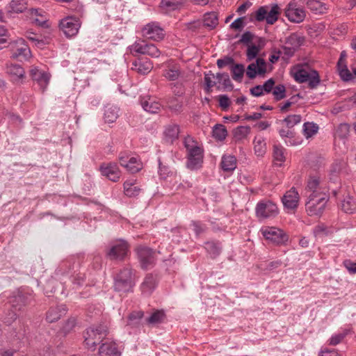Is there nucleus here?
<instances>
[{
	"label": "nucleus",
	"mask_w": 356,
	"mask_h": 356,
	"mask_svg": "<svg viewBox=\"0 0 356 356\" xmlns=\"http://www.w3.org/2000/svg\"><path fill=\"white\" fill-rule=\"evenodd\" d=\"M184 3V0H162L160 3L161 9L168 13L180 9Z\"/></svg>",
	"instance_id": "obj_24"
},
{
	"label": "nucleus",
	"mask_w": 356,
	"mask_h": 356,
	"mask_svg": "<svg viewBox=\"0 0 356 356\" xmlns=\"http://www.w3.org/2000/svg\"><path fill=\"white\" fill-rule=\"evenodd\" d=\"M266 72V63L263 58H258L254 63L248 66L246 74L250 79H254L257 75H264Z\"/></svg>",
	"instance_id": "obj_18"
},
{
	"label": "nucleus",
	"mask_w": 356,
	"mask_h": 356,
	"mask_svg": "<svg viewBox=\"0 0 356 356\" xmlns=\"http://www.w3.org/2000/svg\"><path fill=\"white\" fill-rule=\"evenodd\" d=\"M275 100L279 101L286 97V88L282 84L275 86L272 92Z\"/></svg>",
	"instance_id": "obj_51"
},
{
	"label": "nucleus",
	"mask_w": 356,
	"mask_h": 356,
	"mask_svg": "<svg viewBox=\"0 0 356 356\" xmlns=\"http://www.w3.org/2000/svg\"><path fill=\"white\" fill-rule=\"evenodd\" d=\"M207 252L210 254V255L213 257L218 255L220 252V248L218 245L210 242L206 244V248Z\"/></svg>",
	"instance_id": "obj_53"
},
{
	"label": "nucleus",
	"mask_w": 356,
	"mask_h": 356,
	"mask_svg": "<svg viewBox=\"0 0 356 356\" xmlns=\"http://www.w3.org/2000/svg\"><path fill=\"white\" fill-rule=\"evenodd\" d=\"M59 27L67 38H72L78 33L81 22L76 17L69 16L60 20Z\"/></svg>",
	"instance_id": "obj_7"
},
{
	"label": "nucleus",
	"mask_w": 356,
	"mask_h": 356,
	"mask_svg": "<svg viewBox=\"0 0 356 356\" xmlns=\"http://www.w3.org/2000/svg\"><path fill=\"white\" fill-rule=\"evenodd\" d=\"M244 19V17L237 18L230 24V27L234 30H241L246 25Z\"/></svg>",
	"instance_id": "obj_61"
},
{
	"label": "nucleus",
	"mask_w": 356,
	"mask_h": 356,
	"mask_svg": "<svg viewBox=\"0 0 356 356\" xmlns=\"http://www.w3.org/2000/svg\"><path fill=\"white\" fill-rule=\"evenodd\" d=\"M131 54H147L152 57L157 58L160 56V51L154 44H146L145 42H135L130 47Z\"/></svg>",
	"instance_id": "obj_10"
},
{
	"label": "nucleus",
	"mask_w": 356,
	"mask_h": 356,
	"mask_svg": "<svg viewBox=\"0 0 356 356\" xmlns=\"http://www.w3.org/2000/svg\"><path fill=\"white\" fill-rule=\"evenodd\" d=\"M294 79L299 83L308 82L311 88H314L320 83V76L316 70L309 68H301L294 74Z\"/></svg>",
	"instance_id": "obj_5"
},
{
	"label": "nucleus",
	"mask_w": 356,
	"mask_h": 356,
	"mask_svg": "<svg viewBox=\"0 0 356 356\" xmlns=\"http://www.w3.org/2000/svg\"><path fill=\"white\" fill-rule=\"evenodd\" d=\"M143 35L154 40H162L164 37L163 29L156 22H151L142 29Z\"/></svg>",
	"instance_id": "obj_14"
},
{
	"label": "nucleus",
	"mask_w": 356,
	"mask_h": 356,
	"mask_svg": "<svg viewBox=\"0 0 356 356\" xmlns=\"http://www.w3.org/2000/svg\"><path fill=\"white\" fill-rule=\"evenodd\" d=\"M280 136L284 140V142L288 146H295L300 144V141L296 140L294 138V133L293 131L290 130L289 128L288 129H280Z\"/></svg>",
	"instance_id": "obj_31"
},
{
	"label": "nucleus",
	"mask_w": 356,
	"mask_h": 356,
	"mask_svg": "<svg viewBox=\"0 0 356 356\" xmlns=\"http://www.w3.org/2000/svg\"><path fill=\"white\" fill-rule=\"evenodd\" d=\"M306 4L308 8L316 14L324 13L327 10V8L323 3L316 0H308Z\"/></svg>",
	"instance_id": "obj_38"
},
{
	"label": "nucleus",
	"mask_w": 356,
	"mask_h": 356,
	"mask_svg": "<svg viewBox=\"0 0 356 356\" xmlns=\"http://www.w3.org/2000/svg\"><path fill=\"white\" fill-rule=\"evenodd\" d=\"M302 120V117L300 115H289L286 118H284L283 122L286 124L288 128H292L295 125L299 124Z\"/></svg>",
	"instance_id": "obj_50"
},
{
	"label": "nucleus",
	"mask_w": 356,
	"mask_h": 356,
	"mask_svg": "<svg viewBox=\"0 0 356 356\" xmlns=\"http://www.w3.org/2000/svg\"><path fill=\"white\" fill-rule=\"evenodd\" d=\"M285 15L290 22L294 23L302 22L305 17V10L294 3H290L285 10Z\"/></svg>",
	"instance_id": "obj_12"
},
{
	"label": "nucleus",
	"mask_w": 356,
	"mask_h": 356,
	"mask_svg": "<svg viewBox=\"0 0 356 356\" xmlns=\"http://www.w3.org/2000/svg\"><path fill=\"white\" fill-rule=\"evenodd\" d=\"M107 334V327L105 325H98L88 328L84 333L85 343L87 348L95 350L97 344L103 340Z\"/></svg>",
	"instance_id": "obj_3"
},
{
	"label": "nucleus",
	"mask_w": 356,
	"mask_h": 356,
	"mask_svg": "<svg viewBox=\"0 0 356 356\" xmlns=\"http://www.w3.org/2000/svg\"><path fill=\"white\" fill-rule=\"evenodd\" d=\"M101 174L109 180L116 182L121 176L120 170L116 163H103L100 166Z\"/></svg>",
	"instance_id": "obj_17"
},
{
	"label": "nucleus",
	"mask_w": 356,
	"mask_h": 356,
	"mask_svg": "<svg viewBox=\"0 0 356 356\" xmlns=\"http://www.w3.org/2000/svg\"><path fill=\"white\" fill-rule=\"evenodd\" d=\"M213 136L217 140L222 141L225 139L227 131L225 127L221 124H216L212 131Z\"/></svg>",
	"instance_id": "obj_42"
},
{
	"label": "nucleus",
	"mask_w": 356,
	"mask_h": 356,
	"mask_svg": "<svg viewBox=\"0 0 356 356\" xmlns=\"http://www.w3.org/2000/svg\"><path fill=\"white\" fill-rule=\"evenodd\" d=\"M216 79V76H214L213 74H207L204 76V81L206 84V89L207 92L210 91V89L216 86V82L214 81Z\"/></svg>",
	"instance_id": "obj_56"
},
{
	"label": "nucleus",
	"mask_w": 356,
	"mask_h": 356,
	"mask_svg": "<svg viewBox=\"0 0 356 356\" xmlns=\"http://www.w3.org/2000/svg\"><path fill=\"white\" fill-rule=\"evenodd\" d=\"M179 134V127L178 125L172 124L165 127L163 135L164 140L172 143L174 140L177 139Z\"/></svg>",
	"instance_id": "obj_27"
},
{
	"label": "nucleus",
	"mask_w": 356,
	"mask_h": 356,
	"mask_svg": "<svg viewBox=\"0 0 356 356\" xmlns=\"http://www.w3.org/2000/svg\"><path fill=\"white\" fill-rule=\"evenodd\" d=\"M132 70L136 71L140 74H147L153 68L152 63L150 60H136L132 64Z\"/></svg>",
	"instance_id": "obj_26"
},
{
	"label": "nucleus",
	"mask_w": 356,
	"mask_h": 356,
	"mask_svg": "<svg viewBox=\"0 0 356 356\" xmlns=\"http://www.w3.org/2000/svg\"><path fill=\"white\" fill-rule=\"evenodd\" d=\"M6 72L14 83H20L25 76V71L22 66L16 64H10L7 66Z\"/></svg>",
	"instance_id": "obj_20"
},
{
	"label": "nucleus",
	"mask_w": 356,
	"mask_h": 356,
	"mask_svg": "<svg viewBox=\"0 0 356 356\" xmlns=\"http://www.w3.org/2000/svg\"><path fill=\"white\" fill-rule=\"evenodd\" d=\"M136 253L143 268H147L154 264V257L153 252L150 248L139 246L136 248Z\"/></svg>",
	"instance_id": "obj_16"
},
{
	"label": "nucleus",
	"mask_w": 356,
	"mask_h": 356,
	"mask_svg": "<svg viewBox=\"0 0 356 356\" xmlns=\"http://www.w3.org/2000/svg\"><path fill=\"white\" fill-rule=\"evenodd\" d=\"M300 200L298 192L295 188H291L286 191L282 197V203L285 208L289 209H296Z\"/></svg>",
	"instance_id": "obj_19"
},
{
	"label": "nucleus",
	"mask_w": 356,
	"mask_h": 356,
	"mask_svg": "<svg viewBox=\"0 0 356 356\" xmlns=\"http://www.w3.org/2000/svg\"><path fill=\"white\" fill-rule=\"evenodd\" d=\"M156 285L155 277L152 275H147L141 284L142 293L149 296L154 290Z\"/></svg>",
	"instance_id": "obj_28"
},
{
	"label": "nucleus",
	"mask_w": 356,
	"mask_h": 356,
	"mask_svg": "<svg viewBox=\"0 0 356 356\" xmlns=\"http://www.w3.org/2000/svg\"><path fill=\"white\" fill-rule=\"evenodd\" d=\"M129 252V247L126 241L119 240L114 242L108 252L111 259H123Z\"/></svg>",
	"instance_id": "obj_11"
},
{
	"label": "nucleus",
	"mask_w": 356,
	"mask_h": 356,
	"mask_svg": "<svg viewBox=\"0 0 356 356\" xmlns=\"http://www.w3.org/2000/svg\"><path fill=\"white\" fill-rule=\"evenodd\" d=\"M221 167L224 171H233L236 168V157L232 155H224L222 157Z\"/></svg>",
	"instance_id": "obj_36"
},
{
	"label": "nucleus",
	"mask_w": 356,
	"mask_h": 356,
	"mask_svg": "<svg viewBox=\"0 0 356 356\" xmlns=\"http://www.w3.org/2000/svg\"><path fill=\"white\" fill-rule=\"evenodd\" d=\"M337 70L342 80L348 81L353 79V75L348 69L346 63H337Z\"/></svg>",
	"instance_id": "obj_43"
},
{
	"label": "nucleus",
	"mask_w": 356,
	"mask_h": 356,
	"mask_svg": "<svg viewBox=\"0 0 356 356\" xmlns=\"http://www.w3.org/2000/svg\"><path fill=\"white\" fill-rule=\"evenodd\" d=\"M350 331L348 329L339 330L337 333L332 335L329 339V344L332 346H336L339 344L350 333Z\"/></svg>",
	"instance_id": "obj_40"
},
{
	"label": "nucleus",
	"mask_w": 356,
	"mask_h": 356,
	"mask_svg": "<svg viewBox=\"0 0 356 356\" xmlns=\"http://www.w3.org/2000/svg\"><path fill=\"white\" fill-rule=\"evenodd\" d=\"M268 13V6L260 7L254 14L255 19L258 22L266 20V15Z\"/></svg>",
	"instance_id": "obj_54"
},
{
	"label": "nucleus",
	"mask_w": 356,
	"mask_h": 356,
	"mask_svg": "<svg viewBox=\"0 0 356 356\" xmlns=\"http://www.w3.org/2000/svg\"><path fill=\"white\" fill-rule=\"evenodd\" d=\"M120 165L131 173H136L142 168V163L136 158L130 156L127 153H120L119 156Z\"/></svg>",
	"instance_id": "obj_13"
},
{
	"label": "nucleus",
	"mask_w": 356,
	"mask_h": 356,
	"mask_svg": "<svg viewBox=\"0 0 356 356\" xmlns=\"http://www.w3.org/2000/svg\"><path fill=\"white\" fill-rule=\"evenodd\" d=\"M261 232L267 241L276 245L285 244L289 239L286 233L278 227H264L261 228Z\"/></svg>",
	"instance_id": "obj_6"
},
{
	"label": "nucleus",
	"mask_w": 356,
	"mask_h": 356,
	"mask_svg": "<svg viewBox=\"0 0 356 356\" xmlns=\"http://www.w3.org/2000/svg\"><path fill=\"white\" fill-rule=\"evenodd\" d=\"M304 38L298 33L291 34L286 39L283 47V53L287 57H291L295 51L304 43Z\"/></svg>",
	"instance_id": "obj_9"
},
{
	"label": "nucleus",
	"mask_w": 356,
	"mask_h": 356,
	"mask_svg": "<svg viewBox=\"0 0 356 356\" xmlns=\"http://www.w3.org/2000/svg\"><path fill=\"white\" fill-rule=\"evenodd\" d=\"M183 144L186 149V167L191 170L200 169L204 160L202 145L191 136L184 138Z\"/></svg>",
	"instance_id": "obj_2"
},
{
	"label": "nucleus",
	"mask_w": 356,
	"mask_h": 356,
	"mask_svg": "<svg viewBox=\"0 0 356 356\" xmlns=\"http://www.w3.org/2000/svg\"><path fill=\"white\" fill-rule=\"evenodd\" d=\"M99 354L100 356H120V351L115 342L106 341L100 346Z\"/></svg>",
	"instance_id": "obj_22"
},
{
	"label": "nucleus",
	"mask_w": 356,
	"mask_h": 356,
	"mask_svg": "<svg viewBox=\"0 0 356 356\" xmlns=\"http://www.w3.org/2000/svg\"><path fill=\"white\" fill-rule=\"evenodd\" d=\"M262 88H264L266 93H270L273 92L275 88V81L273 79H269L267 80L264 85H262Z\"/></svg>",
	"instance_id": "obj_64"
},
{
	"label": "nucleus",
	"mask_w": 356,
	"mask_h": 356,
	"mask_svg": "<svg viewBox=\"0 0 356 356\" xmlns=\"http://www.w3.org/2000/svg\"><path fill=\"white\" fill-rule=\"evenodd\" d=\"M8 38V31L3 26L0 25V49H2L3 44L7 42Z\"/></svg>",
	"instance_id": "obj_60"
},
{
	"label": "nucleus",
	"mask_w": 356,
	"mask_h": 356,
	"mask_svg": "<svg viewBox=\"0 0 356 356\" xmlns=\"http://www.w3.org/2000/svg\"><path fill=\"white\" fill-rule=\"evenodd\" d=\"M31 56V52L29 46L22 38L16 40L13 49V57L20 60H27Z\"/></svg>",
	"instance_id": "obj_15"
},
{
	"label": "nucleus",
	"mask_w": 356,
	"mask_h": 356,
	"mask_svg": "<svg viewBox=\"0 0 356 356\" xmlns=\"http://www.w3.org/2000/svg\"><path fill=\"white\" fill-rule=\"evenodd\" d=\"M343 266L347 269V270L351 273H356V262H353L349 259H346L343 261Z\"/></svg>",
	"instance_id": "obj_63"
},
{
	"label": "nucleus",
	"mask_w": 356,
	"mask_h": 356,
	"mask_svg": "<svg viewBox=\"0 0 356 356\" xmlns=\"http://www.w3.org/2000/svg\"><path fill=\"white\" fill-rule=\"evenodd\" d=\"M26 0H12L7 10L10 13H20L26 9Z\"/></svg>",
	"instance_id": "obj_33"
},
{
	"label": "nucleus",
	"mask_w": 356,
	"mask_h": 356,
	"mask_svg": "<svg viewBox=\"0 0 356 356\" xmlns=\"http://www.w3.org/2000/svg\"><path fill=\"white\" fill-rule=\"evenodd\" d=\"M259 49L256 45H251L248 47L246 56L248 60H252L256 58L257 54H259Z\"/></svg>",
	"instance_id": "obj_58"
},
{
	"label": "nucleus",
	"mask_w": 356,
	"mask_h": 356,
	"mask_svg": "<svg viewBox=\"0 0 356 356\" xmlns=\"http://www.w3.org/2000/svg\"><path fill=\"white\" fill-rule=\"evenodd\" d=\"M140 189L136 186L135 179H129L124 183V192L128 197H135L139 194Z\"/></svg>",
	"instance_id": "obj_35"
},
{
	"label": "nucleus",
	"mask_w": 356,
	"mask_h": 356,
	"mask_svg": "<svg viewBox=\"0 0 356 356\" xmlns=\"http://www.w3.org/2000/svg\"><path fill=\"white\" fill-rule=\"evenodd\" d=\"M134 285V281H126L121 278H115L114 287L117 291L127 293L131 291Z\"/></svg>",
	"instance_id": "obj_32"
},
{
	"label": "nucleus",
	"mask_w": 356,
	"mask_h": 356,
	"mask_svg": "<svg viewBox=\"0 0 356 356\" xmlns=\"http://www.w3.org/2000/svg\"><path fill=\"white\" fill-rule=\"evenodd\" d=\"M327 193L326 184L320 177H310L305 188V195L307 197L305 207L309 216H320L323 213L328 201Z\"/></svg>",
	"instance_id": "obj_1"
},
{
	"label": "nucleus",
	"mask_w": 356,
	"mask_h": 356,
	"mask_svg": "<svg viewBox=\"0 0 356 356\" xmlns=\"http://www.w3.org/2000/svg\"><path fill=\"white\" fill-rule=\"evenodd\" d=\"M314 233L316 236H321L322 235H327L330 234V231L323 225L316 226L314 229Z\"/></svg>",
	"instance_id": "obj_62"
},
{
	"label": "nucleus",
	"mask_w": 356,
	"mask_h": 356,
	"mask_svg": "<svg viewBox=\"0 0 356 356\" xmlns=\"http://www.w3.org/2000/svg\"><path fill=\"white\" fill-rule=\"evenodd\" d=\"M116 278H121V280H125L126 281H134L132 271L128 268L122 270L117 275Z\"/></svg>",
	"instance_id": "obj_57"
},
{
	"label": "nucleus",
	"mask_w": 356,
	"mask_h": 356,
	"mask_svg": "<svg viewBox=\"0 0 356 356\" xmlns=\"http://www.w3.org/2000/svg\"><path fill=\"white\" fill-rule=\"evenodd\" d=\"M253 144L254 153L258 156H261L266 153V143L265 138L262 136H256L254 138Z\"/></svg>",
	"instance_id": "obj_30"
},
{
	"label": "nucleus",
	"mask_w": 356,
	"mask_h": 356,
	"mask_svg": "<svg viewBox=\"0 0 356 356\" xmlns=\"http://www.w3.org/2000/svg\"><path fill=\"white\" fill-rule=\"evenodd\" d=\"M350 125L347 123H341L335 129L334 137L337 138H346L349 134Z\"/></svg>",
	"instance_id": "obj_44"
},
{
	"label": "nucleus",
	"mask_w": 356,
	"mask_h": 356,
	"mask_svg": "<svg viewBox=\"0 0 356 356\" xmlns=\"http://www.w3.org/2000/svg\"><path fill=\"white\" fill-rule=\"evenodd\" d=\"M273 156L276 164L281 165L285 161L284 149L282 147L274 145L273 147Z\"/></svg>",
	"instance_id": "obj_48"
},
{
	"label": "nucleus",
	"mask_w": 356,
	"mask_h": 356,
	"mask_svg": "<svg viewBox=\"0 0 356 356\" xmlns=\"http://www.w3.org/2000/svg\"><path fill=\"white\" fill-rule=\"evenodd\" d=\"M163 75L167 79L170 81H175L179 77L180 71L178 67L172 66L165 70Z\"/></svg>",
	"instance_id": "obj_49"
},
{
	"label": "nucleus",
	"mask_w": 356,
	"mask_h": 356,
	"mask_svg": "<svg viewBox=\"0 0 356 356\" xmlns=\"http://www.w3.org/2000/svg\"><path fill=\"white\" fill-rule=\"evenodd\" d=\"M218 24V19L216 13H209L204 16V24L211 29L215 28Z\"/></svg>",
	"instance_id": "obj_47"
},
{
	"label": "nucleus",
	"mask_w": 356,
	"mask_h": 356,
	"mask_svg": "<svg viewBox=\"0 0 356 356\" xmlns=\"http://www.w3.org/2000/svg\"><path fill=\"white\" fill-rule=\"evenodd\" d=\"M31 79L37 83L42 91H44L50 81V74L43 68L33 66L30 70Z\"/></svg>",
	"instance_id": "obj_8"
},
{
	"label": "nucleus",
	"mask_w": 356,
	"mask_h": 356,
	"mask_svg": "<svg viewBox=\"0 0 356 356\" xmlns=\"http://www.w3.org/2000/svg\"><path fill=\"white\" fill-rule=\"evenodd\" d=\"M140 104L143 108L150 113H158L161 107V104L155 98L149 96L142 97Z\"/></svg>",
	"instance_id": "obj_21"
},
{
	"label": "nucleus",
	"mask_w": 356,
	"mask_h": 356,
	"mask_svg": "<svg viewBox=\"0 0 356 356\" xmlns=\"http://www.w3.org/2000/svg\"><path fill=\"white\" fill-rule=\"evenodd\" d=\"M28 17L31 20L32 23L35 24L40 26H44L47 17L44 15L45 12L41 9L31 8L28 12Z\"/></svg>",
	"instance_id": "obj_23"
},
{
	"label": "nucleus",
	"mask_w": 356,
	"mask_h": 356,
	"mask_svg": "<svg viewBox=\"0 0 356 356\" xmlns=\"http://www.w3.org/2000/svg\"><path fill=\"white\" fill-rule=\"evenodd\" d=\"M250 133V127L248 126H241L234 131V137L236 141H241L248 137Z\"/></svg>",
	"instance_id": "obj_45"
},
{
	"label": "nucleus",
	"mask_w": 356,
	"mask_h": 356,
	"mask_svg": "<svg viewBox=\"0 0 356 356\" xmlns=\"http://www.w3.org/2000/svg\"><path fill=\"white\" fill-rule=\"evenodd\" d=\"M255 213L259 220H265L276 217L279 213V209L273 202L261 200L257 204Z\"/></svg>",
	"instance_id": "obj_4"
},
{
	"label": "nucleus",
	"mask_w": 356,
	"mask_h": 356,
	"mask_svg": "<svg viewBox=\"0 0 356 356\" xmlns=\"http://www.w3.org/2000/svg\"><path fill=\"white\" fill-rule=\"evenodd\" d=\"M280 10V9L277 4H273L268 6L266 23L268 24H273L278 19Z\"/></svg>",
	"instance_id": "obj_37"
},
{
	"label": "nucleus",
	"mask_w": 356,
	"mask_h": 356,
	"mask_svg": "<svg viewBox=\"0 0 356 356\" xmlns=\"http://www.w3.org/2000/svg\"><path fill=\"white\" fill-rule=\"evenodd\" d=\"M318 131V126L314 122H305L302 126V131L306 138L316 135Z\"/></svg>",
	"instance_id": "obj_39"
},
{
	"label": "nucleus",
	"mask_w": 356,
	"mask_h": 356,
	"mask_svg": "<svg viewBox=\"0 0 356 356\" xmlns=\"http://www.w3.org/2000/svg\"><path fill=\"white\" fill-rule=\"evenodd\" d=\"M159 174L161 179H167L169 178L170 183L172 181L177 183L179 179V177L173 172H169L165 166L159 165Z\"/></svg>",
	"instance_id": "obj_41"
},
{
	"label": "nucleus",
	"mask_w": 356,
	"mask_h": 356,
	"mask_svg": "<svg viewBox=\"0 0 356 356\" xmlns=\"http://www.w3.org/2000/svg\"><path fill=\"white\" fill-rule=\"evenodd\" d=\"M231 71L232 73V79L236 81L241 82L245 72L244 65L242 64L233 65Z\"/></svg>",
	"instance_id": "obj_46"
},
{
	"label": "nucleus",
	"mask_w": 356,
	"mask_h": 356,
	"mask_svg": "<svg viewBox=\"0 0 356 356\" xmlns=\"http://www.w3.org/2000/svg\"><path fill=\"white\" fill-rule=\"evenodd\" d=\"M143 313L141 312H134L131 313L128 318L127 323L130 325H134L139 323L140 320L143 317Z\"/></svg>",
	"instance_id": "obj_55"
},
{
	"label": "nucleus",
	"mask_w": 356,
	"mask_h": 356,
	"mask_svg": "<svg viewBox=\"0 0 356 356\" xmlns=\"http://www.w3.org/2000/svg\"><path fill=\"white\" fill-rule=\"evenodd\" d=\"M342 211L347 213H353L356 211V198L353 196L347 195L342 200L341 204Z\"/></svg>",
	"instance_id": "obj_29"
},
{
	"label": "nucleus",
	"mask_w": 356,
	"mask_h": 356,
	"mask_svg": "<svg viewBox=\"0 0 356 356\" xmlns=\"http://www.w3.org/2000/svg\"><path fill=\"white\" fill-rule=\"evenodd\" d=\"M67 309L64 305L51 308L47 314V321L49 323H54L65 315Z\"/></svg>",
	"instance_id": "obj_25"
},
{
	"label": "nucleus",
	"mask_w": 356,
	"mask_h": 356,
	"mask_svg": "<svg viewBox=\"0 0 356 356\" xmlns=\"http://www.w3.org/2000/svg\"><path fill=\"white\" fill-rule=\"evenodd\" d=\"M165 314L162 311H156L147 318V321L149 324H157L161 323L164 318Z\"/></svg>",
	"instance_id": "obj_52"
},
{
	"label": "nucleus",
	"mask_w": 356,
	"mask_h": 356,
	"mask_svg": "<svg viewBox=\"0 0 356 356\" xmlns=\"http://www.w3.org/2000/svg\"><path fill=\"white\" fill-rule=\"evenodd\" d=\"M216 79L218 80V81L219 83H222V85L225 88H227V87L232 86L229 77L227 74H220V73L217 74Z\"/></svg>",
	"instance_id": "obj_59"
},
{
	"label": "nucleus",
	"mask_w": 356,
	"mask_h": 356,
	"mask_svg": "<svg viewBox=\"0 0 356 356\" xmlns=\"http://www.w3.org/2000/svg\"><path fill=\"white\" fill-rule=\"evenodd\" d=\"M119 109L115 106H107L105 107L104 118L106 122L113 123L118 118Z\"/></svg>",
	"instance_id": "obj_34"
}]
</instances>
